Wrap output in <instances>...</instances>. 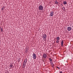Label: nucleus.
Instances as JSON below:
<instances>
[{"label": "nucleus", "instance_id": "1", "mask_svg": "<svg viewBox=\"0 0 73 73\" xmlns=\"http://www.w3.org/2000/svg\"><path fill=\"white\" fill-rule=\"evenodd\" d=\"M42 37L43 38V39H44V40H46V38L47 37V36L45 34H44L43 35Z\"/></svg>", "mask_w": 73, "mask_h": 73}, {"label": "nucleus", "instance_id": "2", "mask_svg": "<svg viewBox=\"0 0 73 73\" xmlns=\"http://www.w3.org/2000/svg\"><path fill=\"white\" fill-rule=\"evenodd\" d=\"M27 62V59H26L25 60L24 62V64H23V66H24V67H25V65H26Z\"/></svg>", "mask_w": 73, "mask_h": 73}, {"label": "nucleus", "instance_id": "3", "mask_svg": "<svg viewBox=\"0 0 73 73\" xmlns=\"http://www.w3.org/2000/svg\"><path fill=\"white\" fill-rule=\"evenodd\" d=\"M38 8L39 10H42L43 9V6H42L41 5H40L39 7H38Z\"/></svg>", "mask_w": 73, "mask_h": 73}, {"label": "nucleus", "instance_id": "4", "mask_svg": "<svg viewBox=\"0 0 73 73\" xmlns=\"http://www.w3.org/2000/svg\"><path fill=\"white\" fill-rule=\"evenodd\" d=\"M43 57L44 58H46L47 57V55L46 54H44L43 55Z\"/></svg>", "mask_w": 73, "mask_h": 73}, {"label": "nucleus", "instance_id": "5", "mask_svg": "<svg viewBox=\"0 0 73 73\" xmlns=\"http://www.w3.org/2000/svg\"><path fill=\"white\" fill-rule=\"evenodd\" d=\"M33 57L34 59H36V55L35 53H33Z\"/></svg>", "mask_w": 73, "mask_h": 73}, {"label": "nucleus", "instance_id": "6", "mask_svg": "<svg viewBox=\"0 0 73 73\" xmlns=\"http://www.w3.org/2000/svg\"><path fill=\"white\" fill-rule=\"evenodd\" d=\"M67 30L68 31H70L72 30V27H68L67 28Z\"/></svg>", "mask_w": 73, "mask_h": 73}, {"label": "nucleus", "instance_id": "7", "mask_svg": "<svg viewBox=\"0 0 73 73\" xmlns=\"http://www.w3.org/2000/svg\"><path fill=\"white\" fill-rule=\"evenodd\" d=\"M51 16H53L54 15V12L52 11L50 13Z\"/></svg>", "mask_w": 73, "mask_h": 73}, {"label": "nucleus", "instance_id": "8", "mask_svg": "<svg viewBox=\"0 0 73 73\" xmlns=\"http://www.w3.org/2000/svg\"><path fill=\"white\" fill-rule=\"evenodd\" d=\"M9 66L11 67V68H13L14 67V66H13V64H11H11L9 65Z\"/></svg>", "mask_w": 73, "mask_h": 73}, {"label": "nucleus", "instance_id": "9", "mask_svg": "<svg viewBox=\"0 0 73 73\" xmlns=\"http://www.w3.org/2000/svg\"><path fill=\"white\" fill-rule=\"evenodd\" d=\"M64 44V40H62L61 42V44L62 46H63V45Z\"/></svg>", "mask_w": 73, "mask_h": 73}, {"label": "nucleus", "instance_id": "10", "mask_svg": "<svg viewBox=\"0 0 73 73\" xmlns=\"http://www.w3.org/2000/svg\"><path fill=\"white\" fill-rule=\"evenodd\" d=\"M64 4H67V2L66 1H64L63 2Z\"/></svg>", "mask_w": 73, "mask_h": 73}, {"label": "nucleus", "instance_id": "11", "mask_svg": "<svg viewBox=\"0 0 73 73\" xmlns=\"http://www.w3.org/2000/svg\"><path fill=\"white\" fill-rule=\"evenodd\" d=\"M5 7H4L3 6V7L1 9V10L3 11V10H4V9H5Z\"/></svg>", "mask_w": 73, "mask_h": 73}, {"label": "nucleus", "instance_id": "12", "mask_svg": "<svg viewBox=\"0 0 73 73\" xmlns=\"http://www.w3.org/2000/svg\"><path fill=\"white\" fill-rule=\"evenodd\" d=\"M56 40H60V37H57Z\"/></svg>", "mask_w": 73, "mask_h": 73}, {"label": "nucleus", "instance_id": "13", "mask_svg": "<svg viewBox=\"0 0 73 73\" xmlns=\"http://www.w3.org/2000/svg\"><path fill=\"white\" fill-rule=\"evenodd\" d=\"M58 3V2H57V1L56 0L55 1V4H57Z\"/></svg>", "mask_w": 73, "mask_h": 73}, {"label": "nucleus", "instance_id": "14", "mask_svg": "<svg viewBox=\"0 0 73 73\" xmlns=\"http://www.w3.org/2000/svg\"><path fill=\"white\" fill-rule=\"evenodd\" d=\"M0 29H1V32H3V29H2L3 28H2V29L1 27Z\"/></svg>", "mask_w": 73, "mask_h": 73}, {"label": "nucleus", "instance_id": "15", "mask_svg": "<svg viewBox=\"0 0 73 73\" xmlns=\"http://www.w3.org/2000/svg\"><path fill=\"white\" fill-rule=\"evenodd\" d=\"M49 60L50 61H51L52 60V59H51V58H49Z\"/></svg>", "mask_w": 73, "mask_h": 73}, {"label": "nucleus", "instance_id": "16", "mask_svg": "<svg viewBox=\"0 0 73 73\" xmlns=\"http://www.w3.org/2000/svg\"><path fill=\"white\" fill-rule=\"evenodd\" d=\"M56 67L57 68H58V69L59 70H60V68H59V67H58L57 66Z\"/></svg>", "mask_w": 73, "mask_h": 73}, {"label": "nucleus", "instance_id": "17", "mask_svg": "<svg viewBox=\"0 0 73 73\" xmlns=\"http://www.w3.org/2000/svg\"><path fill=\"white\" fill-rule=\"evenodd\" d=\"M56 43H58L59 42V41L58 40H57L56 41Z\"/></svg>", "mask_w": 73, "mask_h": 73}, {"label": "nucleus", "instance_id": "18", "mask_svg": "<svg viewBox=\"0 0 73 73\" xmlns=\"http://www.w3.org/2000/svg\"><path fill=\"white\" fill-rule=\"evenodd\" d=\"M52 66H54V64H53V63H52Z\"/></svg>", "mask_w": 73, "mask_h": 73}, {"label": "nucleus", "instance_id": "19", "mask_svg": "<svg viewBox=\"0 0 73 73\" xmlns=\"http://www.w3.org/2000/svg\"><path fill=\"white\" fill-rule=\"evenodd\" d=\"M50 63L51 64H52V63H53V62H52V61H50Z\"/></svg>", "mask_w": 73, "mask_h": 73}, {"label": "nucleus", "instance_id": "20", "mask_svg": "<svg viewBox=\"0 0 73 73\" xmlns=\"http://www.w3.org/2000/svg\"><path fill=\"white\" fill-rule=\"evenodd\" d=\"M60 73H62V71H60Z\"/></svg>", "mask_w": 73, "mask_h": 73}, {"label": "nucleus", "instance_id": "21", "mask_svg": "<svg viewBox=\"0 0 73 73\" xmlns=\"http://www.w3.org/2000/svg\"><path fill=\"white\" fill-rule=\"evenodd\" d=\"M63 8H64L63 9L64 10L65 9V8H64V7H63Z\"/></svg>", "mask_w": 73, "mask_h": 73}, {"label": "nucleus", "instance_id": "22", "mask_svg": "<svg viewBox=\"0 0 73 73\" xmlns=\"http://www.w3.org/2000/svg\"><path fill=\"white\" fill-rule=\"evenodd\" d=\"M23 68H25V67H24V66H23Z\"/></svg>", "mask_w": 73, "mask_h": 73}, {"label": "nucleus", "instance_id": "23", "mask_svg": "<svg viewBox=\"0 0 73 73\" xmlns=\"http://www.w3.org/2000/svg\"><path fill=\"white\" fill-rule=\"evenodd\" d=\"M53 66H52V67H53Z\"/></svg>", "mask_w": 73, "mask_h": 73}]
</instances>
